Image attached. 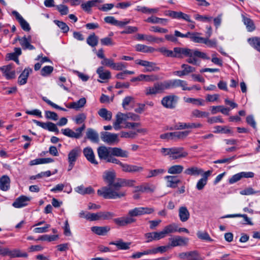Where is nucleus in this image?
<instances>
[{"instance_id": "f257e3e1", "label": "nucleus", "mask_w": 260, "mask_h": 260, "mask_svg": "<svg viewBox=\"0 0 260 260\" xmlns=\"http://www.w3.org/2000/svg\"><path fill=\"white\" fill-rule=\"evenodd\" d=\"M188 57L186 62L193 65H199V60L197 57L209 59L206 53L197 50H192L187 48L175 47L174 48V57L182 58Z\"/></svg>"}, {"instance_id": "f03ea898", "label": "nucleus", "mask_w": 260, "mask_h": 260, "mask_svg": "<svg viewBox=\"0 0 260 260\" xmlns=\"http://www.w3.org/2000/svg\"><path fill=\"white\" fill-rule=\"evenodd\" d=\"M124 186L123 179H118L112 185L103 187L98 189L97 193L105 199H116L125 196V191L120 190L119 188Z\"/></svg>"}, {"instance_id": "7ed1b4c3", "label": "nucleus", "mask_w": 260, "mask_h": 260, "mask_svg": "<svg viewBox=\"0 0 260 260\" xmlns=\"http://www.w3.org/2000/svg\"><path fill=\"white\" fill-rule=\"evenodd\" d=\"M166 90L167 88L164 81L154 83L153 86L146 87L144 92L146 95L149 96L161 93Z\"/></svg>"}, {"instance_id": "20e7f679", "label": "nucleus", "mask_w": 260, "mask_h": 260, "mask_svg": "<svg viewBox=\"0 0 260 260\" xmlns=\"http://www.w3.org/2000/svg\"><path fill=\"white\" fill-rule=\"evenodd\" d=\"M155 210L153 207H136L133 209L129 210L128 212V215L132 218L136 216H140L146 214H151L154 212Z\"/></svg>"}, {"instance_id": "39448f33", "label": "nucleus", "mask_w": 260, "mask_h": 260, "mask_svg": "<svg viewBox=\"0 0 260 260\" xmlns=\"http://www.w3.org/2000/svg\"><path fill=\"white\" fill-rule=\"evenodd\" d=\"M167 90L181 87L183 90H187V82L181 79H171L165 81Z\"/></svg>"}, {"instance_id": "423d86ee", "label": "nucleus", "mask_w": 260, "mask_h": 260, "mask_svg": "<svg viewBox=\"0 0 260 260\" xmlns=\"http://www.w3.org/2000/svg\"><path fill=\"white\" fill-rule=\"evenodd\" d=\"M118 136L119 134H118L111 133L108 132H102L101 133L102 140L109 145L118 144L120 141Z\"/></svg>"}, {"instance_id": "0eeeda50", "label": "nucleus", "mask_w": 260, "mask_h": 260, "mask_svg": "<svg viewBox=\"0 0 260 260\" xmlns=\"http://www.w3.org/2000/svg\"><path fill=\"white\" fill-rule=\"evenodd\" d=\"M136 64L143 66L145 69L143 70L144 73L152 72L159 70V68L157 66L156 63L147 60L137 59L135 61Z\"/></svg>"}, {"instance_id": "6e6552de", "label": "nucleus", "mask_w": 260, "mask_h": 260, "mask_svg": "<svg viewBox=\"0 0 260 260\" xmlns=\"http://www.w3.org/2000/svg\"><path fill=\"white\" fill-rule=\"evenodd\" d=\"M115 215L114 213L111 212H99L97 213H91V221H96L100 220H109L112 219Z\"/></svg>"}, {"instance_id": "1a4fd4ad", "label": "nucleus", "mask_w": 260, "mask_h": 260, "mask_svg": "<svg viewBox=\"0 0 260 260\" xmlns=\"http://www.w3.org/2000/svg\"><path fill=\"white\" fill-rule=\"evenodd\" d=\"M170 243L169 246L171 247L184 246L188 244L189 239L186 237H183L177 236L174 238L169 239Z\"/></svg>"}, {"instance_id": "9d476101", "label": "nucleus", "mask_w": 260, "mask_h": 260, "mask_svg": "<svg viewBox=\"0 0 260 260\" xmlns=\"http://www.w3.org/2000/svg\"><path fill=\"white\" fill-rule=\"evenodd\" d=\"M111 147L101 146L98 148L97 152L98 156L100 159H103L108 161V159L112 155Z\"/></svg>"}, {"instance_id": "9b49d317", "label": "nucleus", "mask_w": 260, "mask_h": 260, "mask_svg": "<svg viewBox=\"0 0 260 260\" xmlns=\"http://www.w3.org/2000/svg\"><path fill=\"white\" fill-rule=\"evenodd\" d=\"M32 121L43 129H47L50 132H55L56 134L59 133V130L56 124L51 122H43L37 120H33Z\"/></svg>"}, {"instance_id": "f8f14e48", "label": "nucleus", "mask_w": 260, "mask_h": 260, "mask_svg": "<svg viewBox=\"0 0 260 260\" xmlns=\"http://www.w3.org/2000/svg\"><path fill=\"white\" fill-rule=\"evenodd\" d=\"M171 153V158L172 159L184 158L186 157L188 154V152L184 150V148L181 147H172Z\"/></svg>"}, {"instance_id": "ddd939ff", "label": "nucleus", "mask_w": 260, "mask_h": 260, "mask_svg": "<svg viewBox=\"0 0 260 260\" xmlns=\"http://www.w3.org/2000/svg\"><path fill=\"white\" fill-rule=\"evenodd\" d=\"M30 200L31 198L22 195L16 199L12 206L15 208H21L28 205Z\"/></svg>"}, {"instance_id": "4468645a", "label": "nucleus", "mask_w": 260, "mask_h": 260, "mask_svg": "<svg viewBox=\"0 0 260 260\" xmlns=\"http://www.w3.org/2000/svg\"><path fill=\"white\" fill-rule=\"evenodd\" d=\"M114 223L119 226H125L128 224L134 223L136 221V219L129 217V215L121 217L114 218L113 219Z\"/></svg>"}, {"instance_id": "2eb2a0df", "label": "nucleus", "mask_w": 260, "mask_h": 260, "mask_svg": "<svg viewBox=\"0 0 260 260\" xmlns=\"http://www.w3.org/2000/svg\"><path fill=\"white\" fill-rule=\"evenodd\" d=\"M178 97L175 95H168L161 100L162 105L167 108L173 109L175 107Z\"/></svg>"}, {"instance_id": "dca6fc26", "label": "nucleus", "mask_w": 260, "mask_h": 260, "mask_svg": "<svg viewBox=\"0 0 260 260\" xmlns=\"http://www.w3.org/2000/svg\"><path fill=\"white\" fill-rule=\"evenodd\" d=\"M20 45L23 50L28 49L29 50H34L35 47L30 44L31 42V37L30 35L24 36L21 38H18Z\"/></svg>"}, {"instance_id": "f3484780", "label": "nucleus", "mask_w": 260, "mask_h": 260, "mask_svg": "<svg viewBox=\"0 0 260 260\" xmlns=\"http://www.w3.org/2000/svg\"><path fill=\"white\" fill-rule=\"evenodd\" d=\"M0 70L3 72L4 76L7 80L15 78V71L13 70V65L4 66L0 68Z\"/></svg>"}, {"instance_id": "a211bd4d", "label": "nucleus", "mask_w": 260, "mask_h": 260, "mask_svg": "<svg viewBox=\"0 0 260 260\" xmlns=\"http://www.w3.org/2000/svg\"><path fill=\"white\" fill-rule=\"evenodd\" d=\"M12 13L19 23L22 29L25 31H29L30 30L29 23L16 11H13Z\"/></svg>"}, {"instance_id": "6ab92c4d", "label": "nucleus", "mask_w": 260, "mask_h": 260, "mask_svg": "<svg viewBox=\"0 0 260 260\" xmlns=\"http://www.w3.org/2000/svg\"><path fill=\"white\" fill-rule=\"evenodd\" d=\"M168 15L174 19H182L187 22H192L189 15L182 12L169 11Z\"/></svg>"}, {"instance_id": "aec40b11", "label": "nucleus", "mask_w": 260, "mask_h": 260, "mask_svg": "<svg viewBox=\"0 0 260 260\" xmlns=\"http://www.w3.org/2000/svg\"><path fill=\"white\" fill-rule=\"evenodd\" d=\"M83 154L86 158L90 163L94 165H98V162L95 158V156L92 149L90 147H87L83 149Z\"/></svg>"}, {"instance_id": "412c9836", "label": "nucleus", "mask_w": 260, "mask_h": 260, "mask_svg": "<svg viewBox=\"0 0 260 260\" xmlns=\"http://www.w3.org/2000/svg\"><path fill=\"white\" fill-rule=\"evenodd\" d=\"M155 189V187L152 184L149 183H144L141 185L135 187V192H153Z\"/></svg>"}, {"instance_id": "4be33fe9", "label": "nucleus", "mask_w": 260, "mask_h": 260, "mask_svg": "<svg viewBox=\"0 0 260 260\" xmlns=\"http://www.w3.org/2000/svg\"><path fill=\"white\" fill-rule=\"evenodd\" d=\"M103 0H90L86 1L81 5V9L89 13L91 11V8L96 6V3H102Z\"/></svg>"}, {"instance_id": "5701e85b", "label": "nucleus", "mask_w": 260, "mask_h": 260, "mask_svg": "<svg viewBox=\"0 0 260 260\" xmlns=\"http://www.w3.org/2000/svg\"><path fill=\"white\" fill-rule=\"evenodd\" d=\"M81 153V150L80 147H76L72 149L68 155V162L75 163L78 158L80 156Z\"/></svg>"}, {"instance_id": "b1692460", "label": "nucleus", "mask_w": 260, "mask_h": 260, "mask_svg": "<svg viewBox=\"0 0 260 260\" xmlns=\"http://www.w3.org/2000/svg\"><path fill=\"white\" fill-rule=\"evenodd\" d=\"M116 178V173L113 170H107L104 172L103 178L108 184V186L112 185Z\"/></svg>"}, {"instance_id": "393cba45", "label": "nucleus", "mask_w": 260, "mask_h": 260, "mask_svg": "<svg viewBox=\"0 0 260 260\" xmlns=\"http://www.w3.org/2000/svg\"><path fill=\"white\" fill-rule=\"evenodd\" d=\"M165 179L167 181V186L173 188L177 187L178 184L181 182L176 176H166Z\"/></svg>"}, {"instance_id": "a878e982", "label": "nucleus", "mask_w": 260, "mask_h": 260, "mask_svg": "<svg viewBox=\"0 0 260 260\" xmlns=\"http://www.w3.org/2000/svg\"><path fill=\"white\" fill-rule=\"evenodd\" d=\"M178 215L181 221L186 222L190 217V213L186 207L181 206L179 208Z\"/></svg>"}, {"instance_id": "bb28decb", "label": "nucleus", "mask_w": 260, "mask_h": 260, "mask_svg": "<svg viewBox=\"0 0 260 260\" xmlns=\"http://www.w3.org/2000/svg\"><path fill=\"white\" fill-rule=\"evenodd\" d=\"M144 237L147 239L146 241L147 243H149L154 240H159L163 238L160 232L147 233L144 235Z\"/></svg>"}, {"instance_id": "cd10ccee", "label": "nucleus", "mask_w": 260, "mask_h": 260, "mask_svg": "<svg viewBox=\"0 0 260 260\" xmlns=\"http://www.w3.org/2000/svg\"><path fill=\"white\" fill-rule=\"evenodd\" d=\"M204 173V170L197 166H191L185 170L184 174L190 176H199Z\"/></svg>"}, {"instance_id": "c85d7f7f", "label": "nucleus", "mask_w": 260, "mask_h": 260, "mask_svg": "<svg viewBox=\"0 0 260 260\" xmlns=\"http://www.w3.org/2000/svg\"><path fill=\"white\" fill-rule=\"evenodd\" d=\"M110 245H115L118 250H128L130 248L131 242H125L122 239L109 243Z\"/></svg>"}, {"instance_id": "c756f323", "label": "nucleus", "mask_w": 260, "mask_h": 260, "mask_svg": "<svg viewBox=\"0 0 260 260\" xmlns=\"http://www.w3.org/2000/svg\"><path fill=\"white\" fill-rule=\"evenodd\" d=\"M110 230L109 226H94L91 228V231L94 234L99 236L106 235Z\"/></svg>"}, {"instance_id": "7c9ffc66", "label": "nucleus", "mask_w": 260, "mask_h": 260, "mask_svg": "<svg viewBox=\"0 0 260 260\" xmlns=\"http://www.w3.org/2000/svg\"><path fill=\"white\" fill-rule=\"evenodd\" d=\"M32 70L30 68H25L20 75L18 79V83L19 85H22L26 83L28 77Z\"/></svg>"}, {"instance_id": "2f4dec72", "label": "nucleus", "mask_w": 260, "mask_h": 260, "mask_svg": "<svg viewBox=\"0 0 260 260\" xmlns=\"http://www.w3.org/2000/svg\"><path fill=\"white\" fill-rule=\"evenodd\" d=\"M86 138L93 143H98L99 141L98 133L93 129L89 128L86 132Z\"/></svg>"}, {"instance_id": "473e14b6", "label": "nucleus", "mask_w": 260, "mask_h": 260, "mask_svg": "<svg viewBox=\"0 0 260 260\" xmlns=\"http://www.w3.org/2000/svg\"><path fill=\"white\" fill-rule=\"evenodd\" d=\"M242 21L246 26L248 31L252 32L255 29V24L252 19L244 15H242Z\"/></svg>"}, {"instance_id": "72a5a7b5", "label": "nucleus", "mask_w": 260, "mask_h": 260, "mask_svg": "<svg viewBox=\"0 0 260 260\" xmlns=\"http://www.w3.org/2000/svg\"><path fill=\"white\" fill-rule=\"evenodd\" d=\"M177 228L178 225L175 223H173L166 226L164 228L162 231H160V233L162 234L163 238H165L167 234L177 232Z\"/></svg>"}, {"instance_id": "f704fd0d", "label": "nucleus", "mask_w": 260, "mask_h": 260, "mask_svg": "<svg viewBox=\"0 0 260 260\" xmlns=\"http://www.w3.org/2000/svg\"><path fill=\"white\" fill-rule=\"evenodd\" d=\"M112 155L116 157H127L128 152L119 147H111Z\"/></svg>"}, {"instance_id": "c9c22d12", "label": "nucleus", "mask_w": 260, "mask_h": 260, "mask_svg": "<svg viewBox=\"0 0 260 260\" xmlns=\"http://www.w3.org/2000/svg\"><path fill=\"white\" fill-rule=\"evenodd\" d=\"M247 42L250 46L254 49L260 53V38L253 37L247 39Z\"/></svg>"}, {"instance_id": "e433bc0d", "label": "nucleus", "mask_w": 260, "mask_h": 260, "mask_svg": "<svg viewBox=\"0 0 260 260\" xmlns=\"http://www.w3.org/2000/svg\"><path fill=\"white\" fill-rule=\"evenodd\" d=\"M75 190L79 194L84 195V194H90L93 193L94 192V190L91 186H88L87 187H84L83 185L77 186L75 188Z\"/></svg>"}, {"instance_id": "4c0bfd02", "label": "nucleus", "mask_w": 260, "mask_h": 260, "mask_svg": "<svg viewBox=\"0 0 260 260\" xmlns=\"http://www.w3.org/2000/svg\"><path fill=\"white\" fill-rule=\"evenodd\" d=\"M10 180L8 176L4 175L0 178V189L7 191L10 188Z\"/></svg>"}, {"instance_id": "58836bf2", "label": "nucleus", "mask_w": 260, "mask_h": 260, "mask_svg": "<svg viewBox=\"0 0 260 260\" xmlns=\"http://www.w3.org/2000/svg\"><path fill=\"white\" fill-rule=\"evenodd\" d=\"M115 118V121L113 123V127L115 130L119 131L122 128L121 124L124 122L122 118V113L118 112Z\"/></svg>"}, {"instance_id": "ea45409f", "label": "nucleus", "mask_w": 260, "mask_h": 260, "mask_svg": "<svg viewBox=\"0 0 260 260\" xmlns=\"http://www.w3.org/2000/svg\"><path fill=\"white\" fill-rule=\"evenodd\" d=\"M135 49L137 51L143 53H152L156 50V49L152 47L148 46L143 44L136 45L135 46Z\"/></svg>"}, {"instance_id": "a19ab883", "label": "nucleus", "mask_w": 260, "mask_h": 260, "mask_svg": "<svg viewBox=\"0 0 260 260\" xmlns=\"http://www.w3.org/2000/svg\"><path fill=\"white\" fill-rule=\"evenodd\" d=\"M61 132L64 136L71 138L79 139L81 137L78 131L74 132L69 128L62 129Z\"/></svg>"}, {"instance_id": "79ce46f5", "label": "nucleus", "mask_w": 260, "mask_h": 260, "mask_svg": "<svg viewBox=\"0 0 260 260\" xmlns=\"http://www.w3.org/2000/svg\"><path fill=\"white\" fill-rule=\"evenodd\" d=\"M232 217H243L244 221V224H249V225H253V223L251 221L250 219L247 216L246 214H228L222 218H232Z\"/></svg>"}, {"instance_id": "37998d69", "label": "nucleus", "mask_w": 260, "mask_h": 260, "mask_svg": "<svg viewBox=\"0 0 260 260\" xmlns=\"http://www.w3.org/2000/svg\"><path fill=\"white\" fill-rule=\"evenodd\" d=\"M96 73L99 75V78L103 80H108L111 78V73L109 71H104L103 67L98 68Z\"/></svg>"}, {"instance_id": "c03bdc74", "label": "nucleus", "mask_w": 260, "mask_h": 260, "mask_svg": "<svg viewBox=\"0 0 260 260\" xmlns=\"http://www.w3.org/2000/svg\"><path fill=\"white\" fill-rule=\"evenodd\" d=\"M184 169L182 165H175L170 167L168 170V173L170 174L176 175L181 174Z\"/></svg>"}, {"instance_id": "a18cd8bd", "label": "nucleus", "mask_w": 260, "mask_h": 260, "mask_svg": "<svg viewBox=\"0 0 260 260\" xmlns=\"http://www.w3.org/2000/svg\"><path fill=\"white\" fill-rule=\"evenodd\" d=\"M86 103V99L85 98H82L77 102H74L70 103L69 108L74 109L77 110L80 108L83 107L85 105Z\"/></svg>"}, {"instance_id": "49530a36", "label": "nucleus", "mask_w": 260, "mask_h": 260, "mask_svg": "<svg viewBox=\"0 0 260 260\" xmlns=\"http://www.w3.org/2000/svg\"><path fill=\"white\" fill-rule=\"evenodd\" d=\"M189 134V132L187 131L172 132V140H183L187 137Z\"/></svg>"}, {"instance_id": "de8ad7c7", "label": "nucleus", "mask_w": 260, "mask_h": 260, "mask_svg": "<svg viewBox=\"0 0 260 260\" xmlns=\"http://www.w3.org/2000/svg\"><path fill=\"white\" fill-rule=\"evenodd\" d=\"M98 114L105 120L109 121L112 119V113L106 108H102L98 111Z\"/></svg>"}, {"instance_id": "09e8293b", "label": "nucleus", "mask_w": 260, "mask_h": 260, "mask_svg": "<svg viewBox=\"0 0 260 260\" xmlns=\"http://www.w3.org/2000/svg\"><path fill=\"white\" fill-rule=\"evenodd\" d=\"M27 255L26 253H22L20 250L18 249H14L12 250L9 249V256L11 258L26 257Z\"/></svg>"}, {"instance_id": "8fccbe9b", "label": "nucleus", "mask_w": 260, "mask_h": 260, "mask_svg": "<svg viewBox=\"0 0 260 260\" xmlns=\"http://www.w3.org/2000/svg\"><path fill=\"white\" fill-rule=\"evenodd\" d=\"M99 38L94 33L90 35L87 38L86 42L88 45L92 47H95L98 44Z\"/></svg>"}, {"instance_id": "3c124183", "label": "nucleus", "mask_w": 260, "mask_h": 260, "mask_svg": "<svg viewBox=\"0 0 260 260\" xmlns=\"http://www.w3.org/2000/svg\"><path fill=\"white\" fill-rule=\"evenodd\" d=\"M197 235L198 238L201 240L207 242L213 241V240L211 238L209 234L206 231H199L197 232Z\"/></svg>"}, {"instance_id": "603ef678", "label": "nucleus", "mask_w": 260, "mask_h": 260, "mask_svg": "<svg viewBox=\"0 0 260 260\" xmlns=\"http://www.w3.org/2000/svg\"><path fill=\"white\" fill-rule=\"evenodd\" d=\"M140 81H145L146 82H153L158 79V77L157 75H145L140 74L139 75Z\"/></svg>"}, {"instance_id": "864d4df0", "label": "nucleus", "mask_w": 260, "mask_h": 260, "mask_svg": "<svg viewBox=\"0 0 260 260\" xmlns=\"http://www.w3.org/2000/svg\"><path fill=\"white\" fill-rule=\"evenodd\" d=\"M166 173V170L164 169H157L154 170H151L149 171V174L147 178H149L151 177H155L159 175L164 174Z\"/></svg>"}, {"instance_id": "5fc2aeb1", "label": "nucleus", "mask_w": 260, "mask_h": 260, "mask_svg": "<svg viewBox=\"0 0 260 260\" xmlns=\"http://www.w3.org/2000/svg\"><path fill=\"white\" fill-rule=\"evenodd\" d=\"M58 238L57 235H44L40 236L37 239V241H44L51 242L55 241Z\"/></svg>"}, {"instance_id": "6e6d98bb", "label": "nucleus", "mask_w": 260, "mask_h": 260, "mask_svg": "<svg viewBox=\"0 0 260 260\" xmlns=\"http://www.w3.org/2000/svg\"><path fill=\"white\" fill-rule=\"evenodd\" d=\"M191 114L192 116L196 118H204L208 117L209 115V113L196 109L192 111Z\"/></svg>"}, {"instance_id": "4d7b16f0", "label": "nucleus", "mask_w": 260, "mask_h": 260, "mask_svg": "<svg viewBox=\"0 0 260 260\" xmlns=\"http://www.w3.org/2000/svg\"><path fill=\"white\" fill-rule=\"evenodd\" d=\"M157 51L166 57H174V50H170L163 47L158 48Z\"/></svg>"}, {"instance_id": "13d9d810", "label": "nucleus", "mask_w": 260, "mask_h": 260, "mask_svg": "<svg viewBox=\"0 0 260 260\" xmlns=\"http://www.w3.org/2000/svg\"><path fill=\"white\" fill-rule=\"evenodd\" d=\"M145 41L150 43H157L164 42V40L162 38H157L151 35H146L145 37Z\"/></svg>"}, {"instance_id": "bf43d9fd", "label": "nucleus", "mask_w": 260, "mask_h": 260, "mask_svg": "<svg viewBox=\"0 0 260 260\" xmlns=\"http://www.w3.org/2000/svg\"><path fill=\"white\" fill-rule=\"evenodd\" d=\"M121 138L134 139L137 136V133L134 131H122L120 133Z\"/></svg>"}, {"instance_id": "052dcab7", "label": "nucleus", "mask_w": 260, "mask_h": 260, "mask_svg": "<svg viewBox=\"0 0 260 260\" xmlns=\"http://www.w3.org/2000/svg\"><path fill=\"white\" fill-rule=\"evenodd\" d=\"M184 101L188 103H192L199 106H204L203 100L200 99H194L191 98H184Z\"/></svg>"}, {"instance_id": "680f3d73", "label": "nucleus", "mask_w": 260, "mask_h": 260, "mask_svg": "<svg viewBox=\"0 0 260 260\" xmlns=\"http://www.w3.org/2000/svg\"><path fill=\"white\" fill-rule=\"evenodd\" d=\"M53 67L50 66L44 67L41 70V74L43 77H46L50 75L53 71Z\"/></svg>"}, {"instance_id": "e2e57ef3", "label": "nucleus", "mask_w": 260, "mask_h": 260, "mask_svg": "<svg viewBox=\"0 0 260 260\" xmlns=\"http://www.w3.org/2000/svg\"><path fill=\"white\" fill-rule=\"evenodd\" d=\"M200 33L192 32L190 37V40L194 43H203L204 41V38L200 37Z\"/></svg>"}, {"instance_id": "0e129e2a", "label": "nucleus", "mask_w": 260, "mask_h": 260, "mask_svg": "<svg viewBox=\"0 0 260 260\" xmlns=\"http://www.w3.org/2000/svg\"><path fill=\"white\" fill-rule=\"evenodd\" d=\"M54 22L63 32L66 33L69 30V27L66 23L59 20H54Z\"/></svg>"}, {"instance_id": "69168bd1", "label": "nucleus", "mask_w": 260, "mask_h": 260, "mask_svg": "<svg viewBox=\"0 0 260 260\" xmlns=\"http://www.w3.org/2000/svg\"><path fill=\"white\" fill-rule=\"evenodd\" d=\"M181 68L183 69V72L184 73L185 76L196 71L195 68L192 67L187 64H182L181 65Z\"/></svg>"}, {"instance_id": "338daca9", "label": "nucleus", "mask_w": 260, "mask_h": 260, "mask_svg": "<svg viewBox=\"0 0 260 260\" xmlns=\"http://www.w3.org/2000/svg\"><path fill=\"white\" fill-rule=\"evenodd\" d=\"M187 260H203L200 255L196 251H190Z\"/></svg>"}, {"instance_id": "774afa93", "label": "nucleus", "mask_w": 260, "mask_h": 260, "mask_svg": "<svg viewBox=\"0 0 260 260\" xmlns=\"http://www.w3.org/2000/svg\"><path fill=\"white\" fill-rule=\"evenodd\" d=\"M100 41L102 45L104 46H113L115 44L112 39L109 37L102 38L101 39Z\"/></svg>"}]
</instances>
